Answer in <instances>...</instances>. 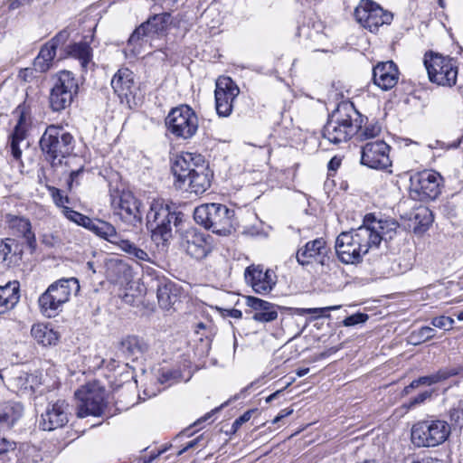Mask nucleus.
<instances>
[{"label":"nucleus","instance_id":"nucleus-1","mask_svg":"<svg viewBox=\"0 0 463 463\" xmlns=\"http://www.w3.org/2000/svg\"><path fill=\"white\" fill-rule=\"evenodd\" d=\"M175 178V185L179 189L185 188L190 193L201 194L211 184V174L200 155L184 153L177 156L171 166Z\"/></svg>","mask_w":463,"mask_h":463},{"label":"nucleus","instance_id":"nucleus-2","mask_svg":"<svg viewBox=\"0 0 463 463\" xmlns=\"http://www.w3.org/2000/svg\"><path fill=\"white\" fill-rule=\"evenodd\" d=\"M364 121V116L353 103H341L329 116L323 128V137L332 144L346 142L354 137Z\"/></svg>","mask_w":463,"mask_h":463},{"label":"nucleus","instance_id":"nucleus-3","mask_svg":"<svg viewBox=\"0 0 463 463\" xmlns=\"http://www.w3.org/2000/svg\"><path fill=\"white\" fill-rule=\"evenodd\" d=\"M377 235L372 234L366 227L341 232L335 240V253L345 264H356L363 256L374 248Z\"/></svg>","mask_w":463,"mask_h":463},{"label":"nucleus","instance_id":"nucleus-4","mask_svg":"<svg viewBox=\"0 0 463 463\" xmlns=\"http://www.w3.org/2000/svg\"><path fill=\"white\" fill-rule=\"evenodd\" d=\"M40 147L52 167L56 168L73 152L74 138L62 127L50 125L40 139Z\"/></svg>","mask_w":463,"mask_h":463},{"label":"nucleus","instance_id":"nucleus-5","mask_svg":"<svg viewBox=\"0 0 463 463\" xmlns=\"http://www.w3.org/2000/svg\"><path fill=\"white\" fill-rule=\"evenodd\" d=\"M234 210L221 203H205L194 212V221L213 233L227 236L234 230Z\"/></svg>","mask_w":463,"mask_h":463},{"label":"nucleus","instance_id":"nucleus-6","mask_svg":"<svg viewBox=\"0 0 463 463\" xmlns=\"http://www.w3.org/2000/svg\"><path fill=\"white\" fill-rule=\"evenodd\" d=\"M79 291L80 283L76 278L61 279L52 283L38 299L41 312L47 317H54L71 295Z\"/></svg>","mask_w":463,"mask_h":463},{"label":"nucleus","instance_id":"nucleus-7","mask_svg":"<svg viewBox=\"0 0 463 463\" xmlns=\"http://www.w3.org/2000/svg\"><path fill=\"white\" fill-rule=\"evenodd\" d=\"M180 214L172 211L171 206L163 199L153 200L146 214V227L152 239L157 243L168 241L172 237V223L177 225Z\"/></svg>","mask_w":463,"mask_h":463},{"label":"nucleus","instance_id":"nucleus-8","mask_svg":"<svg viewBox=\"0 0 463 463\" xmlns=\"http://www.w3.org/2000/svg\"><path fill=\"white\" fill-rule=\"evenodd\" d=\"M450 432L451 428L447 420L428 418L412 424L411 441L416 448H434L443 444Z\"/></svg>","mask_w":463,"mask_h":463},{"label":"nucleus","instance_id":"nucleus-9","mask_svg":"<svg viewBox=\"0 0 463 463\" xmlns=\"http://www.w3.org/2000/svg\"><path fill=\"white\" fill-rule=\"evenodd\" d=\"M424 65L429 80L437 85L452 87L458 74V61L449 56L430 52L424 56Z\"/></svg>","mask_w":463,"mask_h":463},{"label":"nucleus","instance_id":"nucleus-10","mask_svg":"<svg viewBox=\"0 0 463 463\" xmlns=\"http://www.w3.org/2000/svg\"><path fill=\"white\" fill-rule=\"evenodd\" d=\"M79 91V83L75 75L69 71L58 72L51 89L49 101L51 109L59 112L71 106Z\"/></svg>","mask_w":463,"mask_h":463},{"label":"nucleus","instance_id":"nucleus-11","mask_svg":"<svg viewBox=\"0 0 463 463\" xmlns=\"http://www.w3.org/2000/svg\"><path fill=\"white\" fill-rule=\"evenodd\" d=\"M198 118L188 105H181L170 110L165 118L167 131L176 138L189 139L198 130Z\"/></svg>","mask_w":463,"mask_h":463},{"label":"nucleus","instance_id":"nucleus-12","mask_svg":"<svg viewBox=\"0 0 463 463\" xmlns=\"http://www.w3.org/2000/svg\"><path fill=\"white\" fill-rule=\"evenodd\" d=\"M78 399L77 415L84 418L89 415L101 416L105 408V389L97 383H89L75 392Z\"/></svg>","mask_w":463,"mask_h":463},{"label":"nucleus","instance_id":"nucleus-13","mask_svg":"<svg viewBox=\"0 0 463 463\" xmlns=\"http://www.w3.org/2000/svg\"><path fill=\"white\" fill-rule=\"evenodd\" d=\"M442 178L439 174L425 170L412 175L410 178V194L413 200L430 201L440 194Z\"/></svg>","mask_w":463,"mask_h":463},{"label":"nucleus","instance_id":"nucleus-14","mask_svg":"<svg viewBox=\"0 0 463 463\" xmlns=\"http://www.w3.org/2000/svg\"><path fill=\"white\" fill-rule=\"evenodd\" d=\"M354 15L357 23L370 32L377 31L383 24H390L393 17L392 13L372 0H361Z\"/></svg>","mask_w":463,"mask_h":463},{"label":"nucleus","instance_id":"nucleus-15","mask_svg":"<svg viewBox=\"0 0 463 463\" xmlns=\"http://www.w3.org/2000/svg\"><path fill=\"white\" fill-rule=\"evenodd\" d=\"M240 93L237 84L230 77H219L216 80L214 97L215 109L220 117L231 115L233 101Z\"/></svg>","mask_w":463,"mask_h":463},{"label":"nucleus","instance_id":"nucleus-16","mask_svg":"<svg viewBox=\"0 0 463 463\" xmlns=\"http://www.w3.org/2000/svg\"><path fill=\"white\" fill-rule=\"evenodd\" d=\"M390 146L383 140L367 142L361 150V163L373 169H385L392 165Z\"/></svg>","mask_w":463,"mask_h":463},{"label":"nucleus","instance_id":"nucleus-17","mask_svg":"<svg viewBox=\"0 0 463 463\" xmlns=\"http://www.w3.org/2000/svg\"><path fill=\"white\" fill-rule=\"evenodd\" d=\"M69 415V404L64 400L50 402L41 415L39 426L47 431L62 428L68 423Z\"/></svg>","mask_w":463,"mask_h":463},{"label":"nucleus","instance_id":"nucleus-18","mask_svg":"<svg viewBox=\"0 0 463 463\" xmlns=\"http://www.w3.org/2000/svg\"><path fill=\"white\" fill-rule=\"evenodd\" d=\"M182 246L185 252L195 260H203L212 250L210 235L191 228L185 231Z\"/></svg>","mask_w":463,"mask_h":463},{"label":"nucleus","instance_id":"nucleus-19","mask_svg":"<svg viewBox=\"0 0 463 463\" xmlns=\"http://www.w3.org/2000/svg\"><path fill=\"white\" fill-rule=\"evenodd\" d=\"M114 92L128 106L136 105V95L138 88L134 80V73L128 68L119 69L111 80Z\"/></svg>","mask_w":463,"mask_h":463},{"label":"nucleus","instance_id":"nucleus-20","mask_svg":"<svg viewBox=\"0 0 463 463\" xmlns=\"http://www.w3.org/2000/svg\"><path fill=\"white\" fill-rule=\"evenodd\" d=\"M169 16L168 14H160L150 17L132 33L128 39V44L136 46L141 44L146 39H152L162 33L165 29Z\"/></svg>","mask_w":463,"mask_h":463},{"label":"nucleus","instance_id":"nucleus-21","mask_svg":"<svg viewBox=\"0 0 463 463\" xmlns=\"http://www.w3.org/2000/svg\"><path fill=\"white\" fill-rule=\"evenodd\" d=\"M169 16L168 14H160L150 17L132 33L128 39V44L136 46L141 44L146 39H152L162 33L165 29Z\"/></svg>","mask_w":463,"mask_h":463},{"label":"nucleus","instance_id":"nucleus-22","mask_svg":"<svg viewBox=\"0 0 463 463\" xmlns=\"http://www.w3.org/2000/svg\"><path fill=\"white\" fill-rule=\"evenodd\" d=\"M329 248L323 238H317L305 244L304 247L298 250L296 258L298 262L302 265H308L312 262L326 265L329 260Z\"/></svg>","mask_w":463,"mask_h":463},{"label":"nucleus","instance_id":"nucleus-23","mask_svg":"<svg viewBox=\"0 0 463 463\" xmlns=\"http://www.w3.org/2000/svg\"><path fill=\"white\" fill-rule=\"evenodd\" d=\"M14 113L18 116V121L11 136L10 151L15 160H20L22 156L21 145L25 142L30 124V113L25 103L20 104Z\"/></svg>","mask_w":463,"mask_h":463},{"label":"nucleus","instance_id":"nucleus-24","mask_svg":"<svg viewBox=\"0 0 463 463\" xmlns=\"http://www.w3.org/2000/svg\"><path fill=\"white\" fill-rule=\"evenodd\" d=\"M111 206L114 213L127 222L134 223L141 220L139 202L129 192H123L117 196L112 195Z\"/></svg>","mask_w":463,"mask_h":463},{"label":"nucleus","instance_id":"nucleus-25","mask_svg":"<svg viewBox=\"0 0 463 463\" xmlns=\"http://www.w3.org/2000/svg\"><path fill=\"white\" fill-rule=\"evenodd\" d=\"M244 277L246 282L258 294L269 293L276 284L273 272L269 269L264 271L263 268L260 265L248 267L245 269Z\"/></svg>","mask_w":463,"mask_h":463},{"label":"nucleus","instance_id":"nucleus-26","mask_svg":"<svg viewBox=\"0 0 463 463\" xmlns=\"http://www.w3.org/2000/svg\"><path fill=\"white\" fill-rule=\"evenodd\" d=\"M363 227H366L372 234L377 235L378 240L375 241L374 248H378L382 241L392 239L399 224L393 220H376L373 214H367L364 219Z\"/></svg>","mask_w":463,"mask_h":463},{"label":"nucleus","instance_id":"nucleus-27","mask_svg":"<svg viewBox=\"0 0 463 463\" xmlns=\"http://www.w3.org/2000/svg\"><path fill=\"white\" fill-rule=\"evenodd\" d=\"M246 305L251 309V318L259 323H269L278 318L279 306L253 296L246 298Z\"/></svg>","mask_w":463,"mask_h":463},{"label":"nucleus","instance_id":"nucleus-28","mask_svg":"<svg viewBox=\"0 0 463 463\" xmlns=\"http://www.w3.org/2000/svg\"><path fill=\"white\" fill-rule=\"evenodd\" d=\"M373 80L383 90L392 89L399 80L397 65L392 61L378 63L373 70Z\"/></svg>","mask_w":463,"mask_h":463},{"label":"nucleus","instance_id":"nucleus-29","mask_svg":"<svg viewBox=\"0 0 463 463\" xmlns=\"http://www.w3.org/2000/svg\"><path fill=\"white\" fill-rule=\"evenodd\" d=\"M5 220L10 234L24 238L30 246L35 241L34 233L32 232L31 222L28 219L8 213Z\"/></svg>","mask_w":463,"mask_h":463},{"label":"nucleus","instance_id":"nucleus-30","mask_svg":"<svg viewBox=\"0 0 463 463\" xmlns=\"http://www.w3.org/2000/svg\"><path fill=\"white\" fill-rule=\"evenodd\" d=\"M20 299V284L17 280L0 286V315L12 310Z\"/></svg>","mask_w":463,"mask_h":463},{"label":"nucleus","instance_id":"nucleus-31","mask_svg":"<svg viewBox=\"0 0 463 463\" xmlns=\"http://www.w3.org/2000/svg\"><path fill=\"white\" fill-rule=\"evenodd\" d=\"M118 348V357L134 360L147 350V345L138 336L128 335L119 342Z\"/></svg>","mask_w":463,"mask_h":463},{"label":"nucleus","instance_id":"nucleus-32","mask_svg":"<svg viewBox=\"0 0 463 463\" xmlns=\"http://www.w3.org/2000/svg\"><path fill=\"white\" fill-rule=\"evenodd\" d=\"M10 384L18 394L31 395L42 383L38 375L21 372L11 379Z\"/></svg>","mask_w":463,"mask_h":463},{"label":"nucleus","instance_id":"nucleus-33","mask_svg":"<svg viewBox=\"0 0 463 463\" xmlns=\"http://www.w3.org/2000/svg\"><path fill=\"white\" fill-rule=\"evenodd\" d=\"M24 407L15 402H6L0 404V425L11 428L22 416Z\"/></svg>","mask_w":463,"mask_h":463},{"label":"nucleus","instance_id":"nucleus-34","mask_svg":"<svg viewBox=\"0 0 463 463\" xmlns=\"http://www.w3.org/2000/svg\"><path fill=\"white\" fill-rule=\"evenodd\" d=\"M86 228L115 245L121 240L115 227L107 222L90 219V223Z\"/></svg>","mask_w":463,"mask_h":463},{"label":"nucleus","instance_id":"nucleus-35","mask_svg":"<svg viewBox=\"0 0 463 463\" xmlns=\"http://www.w3.org/2000/svg\"><path fill=\"white\" fill-rule=\"evenodd\" d=\"M156 296L159 306L164 309H169L178 298V289L175 283L165 282L157 286Z\"/></svg>","mask_w":463,"mask_h":463},{"label":"nucleus","instance_id":"nucleus-36","mask_svg":"<svg viewBox=\"0 0 463 463\" xmlns=\"http://www.w3.org/2000/svg\"><path fill=\"white\" fill-rule=\"evenodd\" d=\"M121 250H123L130 260L139 262H153L149 254L144 250L143 249L138 248L134 242L122 239L118 241L117 245Z\"/></svg>","mask_w":463,"mask_h":463},{"label":"nucleus","instance_id":"nucleus-37","mask_svg":"<svg viewBox=\"0 0 463 463\" xmlns=\"http://www.w3.org/2000/svg\"><path fill=\"white\" fill-rule=\"evenodd\" d=\"M31 332L34 339L44 346L55 345L59 339L58 333L44 325H34Z\"/></svg>","mask_w":463,"mask_h":463},{"label":"nucleus","instance_id":"nucleus-38","mask_svg":"<svg viewBox=\"0 0 463 463\" xmlns=\"http://www.w3.org/2000/svg\"><path fill=\"white\" fill-rule=\"evenodd\" d=\"M68 55L78 59L82 67H86L91 60V48L87 43L80 42L69 44L65 48Z\"/></svg>","mask_w":463,"mask_h":463},{"label":"nucleus","instance_id":"nucleus-39","mask_svg":"<svg viewBox=\"0 0 463 463\" xmlns=\"http://www.w3.org/2000/svg\"><path fill=\"white\" fill-rule=\"evenodd\" d=\"M458 373L459 370L455 367L441 368L432 374L420 377V382L422 385L430 386L432 384L443 382L452 376L458 375Z\"/></svg>","mask_w":463,"mask_h":463},{"label":"nucleus","instance_id":"nucleus-40","mask_svg":"<svg viewBox=\"0 0 463 463\" xmlns=\"http://www.w3.org/2000/svg\"><path fill=\"white\" fill-rule=\"evenodd\" d=\"M364 121L361 124V127L354 135L358 141H365L374 138L382 132V127L377 121L368 122L367 118L364 117Z\"/></svg>","mask_w":463,"mask_h":463},{"label":"nucleus","instance_id":"nucleus-41","mask_svg":"<svg viewBox=\"0 0 463 463\" xmlns=\"http://www.w3.org/2000/svg\"><path fill=\"white\" fill-rule=\"evenodd\" d=\"M415 231L416 232H424L433 222V217L431 212L426 207H420L415 215Z\"/></svg>","mask_w":463,"mask_h":463},{"label":"nucleus","instance_id":"nucleus-42","mask_svg":"<svg viewBox=\"0 0 463 463\" xmlns=\"http://www.w3.org/2000/svg\"><path fill=\"white\" fill-rule=\"evenodd\" d=\"M435 336V330L430 326H421L418 330L411 333L409 341L411 344L417 345L432 339Z\"/></svg>","mask_w":463,"mask_h":463},{"label":"nucleus","instance_id":"nucleus-43","mask_svg":"<svg viewBox=\"0 0 463 463\" xmlns=\"http://www.w3.org/2000/svg\"><path fill=\"white\" fill-rule=\"evenodd\" d=\"M157 380L162 384L171 386L182 380V373L179 369L162 370Z\"/></svg>","mask_w":463,"mask_h":463},{"label":"nucleus","instance_id":"nucleus-44","mask_svg":"<svg viewBox=\"0 0 463 463\" xmlns=\"http://www.w3.org/2000/svg\"><path fill=\"white\" fill-rule=\"evenodd\" d=\"M63 213L66 216L67 219L74 222L75 223L87 227L90 223V218L88 216H85L69 207H64Z\"/></svg>","mask_w":463,"mask_h":463},{"label":"nucleus","instance_id":"nucleus-45","mask_svg":"<svg viewBox=\"0 0 463 463\" xmlns=\"http://www.w3.org/2000/svg\"><path fill=\"white\" fill-rule=\"evenodd\" d=\"M433 390H426L424 392H420L415 397L411 398L407 403L403 404V407L407 410H411L417 406H420L425 403L427 401L430 400L433 395Z\"/></svg>","mask_w":463,"mask_h":463},{"label":"nucleus","instance_id":"nucleus-46","mask_svg":"<svg viewBox=\"0 0 463 463\" xmlns=\"http://www.w3.org/2000/svg\"><path fill=\"white\" fill-rule=\"evenodd\" d=\"M340 308V306H331V307H317V308H298L297 314L298 315H315L316 317H323L325 316V313L330 310H337Z\"/></svg>","mask_w":463,"mask_h":463},{"label":"nucleus","instance_id":"nucleus-47","mask_svg":"<svg viewBox=\"0 0 463 463\" xmlns=\"http://www.w3.org/2000/svg\"><path fill=\"white\" fill-rule=\"evenodd\" d=\"M47 188L55 204L64 209V207H66L65 204L69 203V198L66 195H63L61 191L56 187L48 186Z\"/></svg>","mask_w":463,"mask_h":463},{"label":"nucleus","instance_id":"nucleus-48","mask_svg":"<svg viewBox=\"0 0 463 463\" xmlns=\"http://www.w3.org/2000/svg\"><path fill=\"white\" fill-rule=\"evenodd\" d=\"M453 324H454V319L449 317H446V316L437 317L432 318V320H431V325L433 326L440 328V329H445V330L451 329L453 326Z\"/></svg>","mask_w":463,"mask_h":463},{"label":"nucleus","instance_id":"nucleus-49","mask_svg":"<svg viewBox=\"0 0 463 463\" xmlns=\"http://www.w3.org/2000/svg\"><path fill=\"white\" fill-rule=\"evenodd\" d=\"M45 61L52 64L53 59L56 55V48L52 43H46L40 50L38 53Z\"/></svg>","mask_w":463,"mask_h":463},{"label":"nucleus","instance_id":"nucleus-50","mask_svg":"<svg viewBox=\"0 0 463 463\" xmlns=\"http://www.w3.org/2000/svg\"><path fill=\"white\" fill-rule=\"evenodd\" d=\"M13 244L14 241L12 239L0 240V262L7 260L12 251Z\"/></svg>","mask_w":463,"mask_h":463},{"label":"nucleus","instance_id":"nucleus-51","mask_svg":"<svg viewBox=\"0 0 463 463\" xmlns=\"http://www.w3.org/2000/svg\"><path fill=\"white\" fill-rule=\"evenodd\" d=\"M368 319V316L363 313H356L349 316L343 321L344 326H352L360 323H364Z\"/></svg>","mask_w":463,"mask_h":463},{"label":"nucleus","instance_id":"nucleus-52","mask_svg":"<svg viewBox=\"0 0 463 463\" xmlns=\"http://www.w3.org/2000/svg\"><path fill=\"white\" fill-rule=\"evenodd\" d=\"M52 63L45 61L43 58H42L39 54L36 56V58L33 61V70L38 72H46L49 71L52 67Z\"/></svg>","mask_w":463,"mask_h":463},{"label":"nucleus","instance_id":"nucleus-53","mask_svg":"<svg viewBox=\"0 0 463 463\" xmlns=\"http://www.w3.org/2000/svg\"><path fill=\"white\" fill-rule=\"evenodd\" d=\"M69 36H70L69 32L66 30H63V31L60 32L58 34H56L48 43H52V45H54V47L57 49L59 46L63 45L67 42Z\"/></svg>","mask_w":463,"mask_h":463},{"label":"nucleus","instance_id":"nucleus-54","mask_svg":"<svg viewBox=\"0 0 463 463\" xmlns=\"http://www.w3.org/2000/svg\"><path fill=\"white\" fill-rule=\"evenodd\" d=\"M253 412V410H249L245 411L242 415H241L238 419H236L232 423L233 430H238L245 422L250 420Z\"/></svg>","mask_w":463,"mask_h":463},{"label":"nucleus","instance_id":"nucleus-55","mask_svg":"<svg viewBox=\"0 0 463 463\" xmlns=\"http://www.w3.org/2000/svg\"><path fill=\"white\" fill-rule=\"evenodd\" d=\"M15 448V443L8 440L5 438L0 437V454L7 453L11 450H14Z\"/></svg>","mask_w":463,"mask_h":463},{"label":"nucleus","instance_id":"nucleus-56","mask_svg":"<svg viewBox=\"0 0 463 463\" xmlns=\"http://www.w3.org/2000/svg\"><path fill=\"white\" fill-rule=\"evenodd\" d=\"M33 0H9L8 8L10 10H15L24 5H29Z\"/></svg>","mask_w":463,"mask_h":463},{"label":"nucleus","instance_id":"nucleus-57","mask_svg":"<svg viewBox=\"0 0 463 463\" xmlns=\"http://www.w3.org/2000/svg\"><path fill=\"white\" fill-rule=\"evenodd\" d=\"M43 243L49 247H55L60 243V240L58 237L53 235H44L43 238Z\"/></svg>","mask_w":463,"mask_h":463},{"label":"nucleus","instance_id":"nucleus-58","mask_svg":"<svg viewBox=\"0 0 463 463\" xmlns=\"http://www.w3.org/2000/svg\"><path fill=\"white\" fill-rule=\"evenodd\" d=\"M422 385L420 382V377L418 379L413 380L409 385L405 386L402 394L403 395H409L412 390L418 388L419 386Z\"/></svg>","mask_w":463,"mask_h":463},{"label":"nucleus","instance_id":"nucleus-59","mask_svg":"<svg viewBox=\"0 0 463 463\" xmlns=\"http://www.w3.org/2000/svg\"><path fill=\"white\" fill-rule=\"evenodd\" d=\"M81 172H82V168L75 170V171H72L70 174V177H69V180H68V185H69L70 189H71L73 182L76 180V178L80 175V174Z\"/></svg>","mask_w":463,"mask_h":463},{"label":"nucleus","instance_id":"nucleus-60","mask_svg":"<svg viewBox=\"0 0 463 463\" xmlns=\"http://www.w3.org/2000/svg\"><path fill=\"white\" fill-rule=\"evenodd\" d=\"M341 165V159L336 156L333 157L328 163L329 170H336Z\"/></svg>","mask_w":463,"mask_h":463},{"label":"nucleus","instance_id":"nucleus-61","mask_svg":"<svg viewBox=\"0 0 463 463\" xmlns=\"http://www.w3.org/2000/svg\"><path fill=\"white\" fill-rule=\"evenodd\" d=\"M201 438H202V436H199L196 439L189 441L186 444V446L179 452V454H182V453L185 452L186 450L194 448L196 446V444L199 442V440L201 439Z\"/></svg>","mask_w":463,"mask_h":463},{"label":"nucleus","instance_id":"nucleus-62","mask_svg":"<svg viewBox=\"0 0 463 463\" xmlns=\"http://www.w3.org/2000/svg\"><path fill=\"white\" fill-rule=\"evenodd\" d=\"M227 313H228L229 317L237 318V319L241 318V317H242V312L236 308L229 309V310H227Z\"/></svg>","mask_w":463,"mask_h":463},{"label":"nucleus","instance_id":"nucleus-63","mask_svg":"<svg viewBox=\"0 0 463 463\" xmlns=\"http://www.w3.org/2000/svg\"><path fill=\"white\" fill-rule=\"evenodd\" d=\"M412 463H444V462L439 458L430 457V458H423L421 461H413Z\"/></svg>","mask_w":463,"mask_h":463},{"label":"nucleus","instance_id":"nucleus-64","mask_svg":"<svg viewBox=\"0 0 463 463\" xmlns=\"http://www.w3.org/2000/svg\"><path fill=\"white\" fill-rule=\"evenodd\" d=\"M282 392V390H279L273 393H271L270 395H269L267 398H266V402H271L273 400H275L279 394Z\"/></svg>","mask_w":463,"mask_h":463}]
</instances>
